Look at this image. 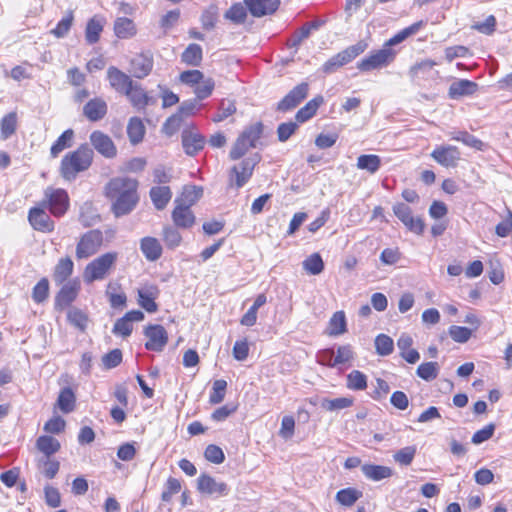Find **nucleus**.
<instances>
[{
    "label": "nucleus",
    "instance_id": "obj_1",
    "mask_svg": "<svg viewBox=\"0 0 512 512\" xmlns=\"http://www.w3.org/2000/svg\"><path fill=\"white\" fill-rule=\"evenodd\" d=\"M138 182L129 177H115L106 187L105 194L112 201V210L116 217L129 214L137 205Z\"/></svg>",
    "mask_w": 512,
    "mask_h": 512
},
{
    "label": "nucleus",
    "instance_id": "obj_2",
    "mask_svg": "<svg viewBox=\"0 0 512 512\" xmlns=\"http://www.w3.org/2000/svg\"><path fill=\"white\" fill-rule=\"evenodd\" d=\"M93 155L94 152L88 144H82L75 151L66 154L60 165L63 178L71 181L78 173L86 171L92 164Z\"/></svg>",
    "mask_w": 512,
    "mask_h": 512
},
{
    "label": "nucleus",
    "instance_id": "obj_3",
    "mask_svg": "<svg viewBox=\"0 0 512 512\" xmlns=\"http://www.w3.org/2000/svg\"><path fill=\"white\" fill-rule=\"evenodd\" d=\"M118 259L117 252H107L88 263L83 271V280L86 284L104 280L115 266Z\"/></svg>",
    "mask_w": 512,
    "mask_h": 512
},
{
    "label": "nucleus",
    "instance_id": "obj_4",
    "mask_svg": "<svg viewBox=\"0 0 512 512\" xmlns=\"http://www.w3.org/2000/svg\"><path fill=\"white\" fill-rule=\"evenodd\" d=\"M262 133L263 124L261 122H256L246 127L233 144L229 152V158L231 160H238L242 158L250 148L256 147V143L260 139Z\"/></svg>",
    "mask_w": 512,
    "mask_h": 512
},
{
    "label": "nucleus",
    "instance_id": "obj_5",
    "mask_svg": "<svg viewBox=\"0 0 512 512\" xmlns=\"http://www.w3.org/2000/svg\"><path fill=\"white\" fill-rule=\"evenodd\" d=\"M260 160V155L254 154L231 167L228 172L229 186L236 189L242 188L252 177L255 166Z\"/></svg>",
    "mask_w": 512,
    "mask_h": 512
},
{
    "label": "nucleus",
    "instance_id": "obj_6",
    "mask_svg": "<svg viewBox=\"0 0 512 512\" xmlns=\"http://www.w3.org/2000/svg\"><path fill=\"white\" fill-rule=\"evenodd\" d=\"M368 47V44L361 40L356 44L347 47L341 52L329 58L322 66V71L325 74H332L342 66L353 61L357 56L362 54Z\"/></svg>",
    "mask_w": 512,
    "mask_h": 512
},
{
    "label": "nucleus",
    "instance_id": "obj_7",
    "mask_svg": "<svg viewBox=\"0 0 512 512\" xmlns=\"http://www.w3.org/2000/svg\"><path fill=\"white\" fill-rule=\"evenodd\" d=\"M103 233L98 229L84 233L77 245L75 255L78 260L87 259L96 254L103 244Z\"/></svg>",
    "mask_w": 512,
    "mask_h": 512
},
{
    "label": "nucleus",
    "instance_id": "obj_8",
    "mask_svg": "<svg viewBox=\"0 0 512 512\" xmlns=\"http://www.w3.org/2000/svg\"><path fill=\"white\" fill-rule=\"evenodd\" d=\"M43 207L49 208L50 212L60 217L64 215L69 207V197L64 189L48 187L44 192Z\"/></svg>",
    "mask_w": 512,
    "mask_h": 512
},
{
    "label": "nucleus",
    "instance_id": "obj_9",
    "mask_svg": "<svg viewBox=\"0 0 512 512\" xmlns=\"http://www.w3.org/2000/svg\"><path fill=\"white\" fill-rule=\"evenodd\" d=\"M395 58V52L392 48L383 46L382 49L371 53L363 58L357 64V68L362 72H368L388 66Z\"/></svg>",
    "mask_w": 512,
    "mask_h": 512
},
{
    "label": "nucleus",
    "instance_id": "obj_10",
    "mask_svg": "<svg viewBox=\"0 0 512 512\" xmlns=\"http://www.w3.org/2000/svg\"><path fill=\"white\" fill-rule=\"evenodd\" d=\"M154 56L150 50L134 55L130 60V72L137 79H144L153 69Z\"/></svg>",
    "mask_w": 512,
    "mask_h": 512
},
{
    "label": "nucleus",
    "instance_id": "obj_11",
    "mask_svg": "<svg viewBox=\"0 0 512 512\" xmlns=\"http://www.w3.org/2000/svg\"><path fill=\"white\" fill-rule=\"evenodd\" d=\"M144 335L148 338L145 348L150 351L161 352L168 342V334L162 325H149L144 330Z\"/></svg>",
    "mask_w": 512,
    "mask_h": 512
},
{
    "label": "nucleus",
    "instance_id": "obj_12",
    "mask_svg": "<svg viewBox=\"0 0 512 512\" xmlns=\"http://www.w3.org/2000/svg\"><path fill=\"white\" fill-rule=\"evenodd\" d=\"M431 157L441 166L453 168L457 166L461 153L456 146L441 145L431 152Z\"/></svg>",
    "mask_w": 512,
    "mask_h": 512
},
{
    "label": "nucleus",
    "instance_id": "obj_13",
    "mask_svg": "<svg viewBox=\"0 0 512 512\" xmlns=\"http://www.w3.org/2000/svg\"><path fill=\"white\" fill-rule=\"evenodd\" d=\"M94 149L103 157L112 159L117 155V148L112 139L102 131H93L89 136Z\"/></svg>",
    "mask_w": 512,
    "mask_h": 512
},
{
    "label": "nucleus",
    "instance_id": "obj_14",
    "mask_svg": "<svg viewBox=\"0 0 512 512\" xmlns=\"http://www.w3.org/2000/svg\"><path fill=\"white\" fill-rule=\"evenodd\" d=\"M309 86L303 82L295 86L277 105V110L287 112L297 107L307 97Z\"/></svg>",
    "mask_w": 512,
    "mask_h": 512
},
{
    "label": "nucleus",
    "instance_id": "obj_15",
    "mask_svg": "<svg viewBox=\"0 0 512 512\" xmlns=\"http://www.w3.org/2000/svg\"><path fill=\"white\" fill-rule=\"evenodd\" d=\"M182 145L189 156H194L203 149L205 138L194 128H186L182 131Z\"/></svg>",
    "mask_w": 512,
    "mask_h": 512
},
{
    "label": "nucleus",
    "instance_id": "obj_16",
    "mask_svg": "<svg viewBox=\"0 0 512 512\" xmlns=\"http://www.w3.org/2000/svg\"><path fill=\"white\" fill-rule=\"evenodd\" d=\"M28 220L31 226L41 232H52L54 230V222L50 216L45 212V207L31 208L28 214Z\"/></svg>",
    "mask_w": 512,
    "mask_h": 512
},
{
    "label": "nucleus",
    "instance_id": "obj_17",
    "mask_svg": "<svg viewBox=\"0 0 512 512\" xmlns=\"http://www.w3.org/2000/svg\"><path fill=\"white\" fill-rule=\"evenodd\" d=\"M124 95L128 98L132 106L138 110L155 103V100L150 97L142 85L136 81L132 83L131 88H128Z\"/></svg>",
    "mask_w": 512,
    "mask_h": 512
},
{
    "label": "nucleus",
    "instance_id": "obj_18",
    "mask_svg": "<svg viewBox=\"0 0 512 512\" xmlns=\"http://www.w3.org/2000/svg\"><path fill=\"white\" fill-rule=\"evenodd\" d=\"M107 79L110 86L118 93L125 94L128 88H131L134 82L132 78L115 66H110L107 70Z\"/></svg>",
    "mask_w": 512,
    "mask_h": 512
},
{
    "label": "nucleus",
    "instance_id": "obj_19",
    "mask_svg": "<svg viewBox=\"0 0 512 512\" xmlns=\"http://www.w3.org/2000/svg\"><path fill=\"white\" fill-rule=\"evenodd\" d=\"M197 488L201 493L224 496L228 493V487L224 482H217L207 474H201L197 479Z\"/></svg>",
    "mask_w": 512,
    "mask_h": 512
},
{
    "label": "nucleus",
    "instance_id": "obj_20",
    "mask_svg": "<svg viewBox=\"0 0 512 512\" xmlns=\"http://www.w3.org/2000/svg\"><path fill=\"white\" fill-rule=\"evenodd\" d=\"M107 111V103L100 97H95L89 100L83 107V115L92 122H97L103 119L106 116Z\"/></svg>",
    "mask_w": 512,
    "mask_h": 512
},
{
    "label": "nucleus",
    "instance_id": "obj_21",
    "mask_svg": "<svg viewBox=\"0 0 512 512\" xmlns=\"http://www.w3.org/2000/svg\"><path fill=\"white\" fill-rule=\"evenodd\" d=\"M159 295V289L156 285H145L138 289V304L149 313L157 311L155 299Z\"/></svg>",
    "mask_w": 512,
    "mask_h": 512
},
{
    "label": "nucleus",
    "instance_id": "obj_22",
    "mask_svg": "<svg viewBox=\"0 0 512 512\" xmlns=\"http://www.w3.org/2000/svg\"><path fill=\"white\" fill-rule=\"evenodd\" d=\"M244 3L254 17L272 14L279 5L278 0H244Z\"/></svg>",
    "mask_w": 512,
    "mask_h": 512
},
{
    "label": "nucleus",
    "instance_id": "obj_23",
    "mask_svg": "<svg viewBox=\"0 0 512 512\" xmlns=\"http://www.w3.org/2000/svg\"><path fill=\"white\" fill-rule=\"evenodd\" d=\"M79 288L80 286L77 281H70L64 284L56 296V307L60 309L68 307L77 297Z\"/></svg>",
    "mask_w": 512,
    "mask_h": 512
},
{
    "label": "nucleus",
    "instance_id": "obj_24",
    "mask_svg": "<svg viewBox=\"0 0 512 512\" xmlns=\"http://www.w3.org/2000/svg\"><path fill=\"white\" fill-rule=\"evenodd\" d=\"M172 219L179 228H190L195 222V216L188 205L178 203L173 212Z\"/></svg>",
    "mask_w": 512,
    "mask_h": 512
},
{
    "label": "nucleus",
    "instance_id": "obj_25",
    "mask_svg": "<svg viewBox=\"0 0 512 512\" xmlns=\"http://www.w3.org/2000/svg\"><path fill=\"white\" fill-rule=\"evenodd\" d=\"M477 83L467 80V79H460L457 81H454L448 91V95L451 99H458L463 96H469L472 95L477 90Z\"/></svg>",
    "mask_w": 512,
    "mask_h": 512
},
{
    "label": "nucleus",
    "instance_id": "obj_26",
    "mask_svg": "<svg viewBox=\"0 0 512 512\" xmlns=\"http://www.w3.org/2000/svg\"><path fill=\"white\" fill-rule=\"evenodd\" d=\"M140 249L147 260L156 261L162 255V246L154 237H144L140 241Z\"/></svg>",
    "mask_w": 512,
    "mask_h": 512
},
{
    "label": "nucleus",
    "instance_id": "obj_27",
    "mask_svg": "<svg viewBox=\"0 0 512 512\" xmlns=\"http://www.w3.org/2000/svg\"><path fill=\"white\" fill-rule=\"evenodd\" d=\"M361 471L366 478L372 481H381L393 475V470L383 465L364 464L361 466Z\"/></svg>",
    "mask_w": 512,
    "mask_h": 512
},
{
    "label": "nucleus",
    "instance_id": "obj_28",
    "mask_svg": "<svg viewBox=\"0 0 512 512\" xmlns=\"http://www.w3.org/2000/svg\"><path fill=\"white\" fill-rule=\"evenodd\" d=\"M114 33L120 39H129L136 35L137 28L133 20L117 17L114 22Z\"/></svg>",
    "mask_w": 512,
    "mask_h": 512
},
{
    "label": "nucleus",
    "instance_id": "obj_29",
    "mask_svg": "<svg viewBox=\"0 0 512 512\" xmlns=\"http://www.w3.org/2000/svg\"><path fill=\"white\" fill-rule=\"evenodd\" d=\"M149 194L155 208L158 210H163L172 197V192L168 186H154Z\"/></svg>",
    "mask_w": 512,
    "mask_h": 512
},
{
    "label": "nucleus",
    "instance_id": "obj_30",
    "mask_svg": "<svg viewBox=\"0 0 512 512\" xmlns=\"http://www.w3.org/2000/svg\"><path fill=\"white\" fill-rule=\"evenodd\" d=\"M382 160L380 156L375 154H362L357 158L356 166L359 170L367 171L375 174L381 167Z\"/></svg>",
    "mask_w": 512,
    "mask_h": 512
},
{
    "label": "nucleus",
    "instance_id": "obj_31",
    "mask_svg": "<svg viewBox=\"0 0 512 512\" xmlns=\"http://www.w3.org/2000/svg\"><path fill=\"white\" fill-rule=\"evenodd\" d=\"M74 264L70 257L61 258L55 266L53 278L55 282L62 284L73 273Z\"/></svg>",
    "mask_w": 512,
    "mask_h": 512
},
{
    "label": "nucleus",
    "instance_id": "obj_32",
    "mask_svg": "<svg viewBox=\"0 0 512 512\" xmlns=\"http://www.w3.org/2000/svg\"><path fill=\"white\" fill-rule=\"evenodd\" d=\"M323 103V97L317 96L306 103L295 115V119L299 123H303L312 118L319 106Z\"/></svg>",
    "mask_w": 512,
    "mask_h": 512
},
{
    "label": "nucleus",
    "instance_id": "obj_33",
    "mask_svg": "<svg viewBox=\"0 0 512 512\" xmlns=\"http://www.w3.org/2000/svg\"><path fill=\"white\" fill-rule=\"evenodd\" d=\"M202 58V48L196 43L189 44L181 55L182 62L191 66H199Z\"/></svg>",
    "mask_w": 512,
    "mask_h": 512
},
{
    "label": "nucleus",
    "instance_id": "obj_34",
    "mask_svg": "<svg viewBox=\"0 0 512 512\" xmlns=\"http://www.w3.org/2000/svg\"><path fill=\"white\" fill-rule=\"evenodd\" d=\"M127 134L133 145L140 143L145 134V127L141 119L132 117L127 126Z\"/></svg>",
    "mask_w": 512,
    "mask_h": 512
},
{
    "label": "nucleus",
    "instance_id": "obj_35",
    "mask_svg": "<svg viewBox=\"0 0 512 512\" xmlns=\"http://www.w3.org/2000/svg\"><path fill=\"white\" fill-rule=\"evenodd\" d=\"M76 397L70 387L61 389L58 399L57 406L63 413H70L75 408Z\"/></svg>",
    "mask_w": 512,
    "mask_h": 512
},
{
    "label": "nucleus",
    "instance_id": "obj_36",
    "mask_svg": "<svg viewBox=\"0 0 512 512\" xmlns=\"http://www.w3.org/2000/svg\"><path fill=\"white\" fill-rule=\"evenodd\" d=\"M353 405L352 397H339L334 399L322 398L320 406L326 411H339Z\"/></svg>",
    "mask_w": 512,
    "mask_h": 512
},
{
    "label": "nucleus",
    "instance_id": "obj_37",
    "mask_svg": "<svg viewBox=\"0 0 512 512\" xmlns=\"http://www.w3.org/2000/svg\"><path fill=\"white\" fill-rule=\"evenodd\" d=\"M74 138L72 129L65 130L51 146L50 154L56 158L64 149L71 147Z\"/></svg>",
    "mask_w": 512,
    "mask_h": 512
},
{
    "label": "nucleus",
    "instance_id": "obj_38",
    "mask_svg": "<svg viewBox=\"0 0 512 512\" xmlns=\"http://www.w3.org/2000/svg\"><path fill=\"white\" fill-rule=\"evenodd\" d=\"M36 446L45 457H50L60 449V442L51 436H40L36 441Z\"/></svg>",
    "mask_w": 512,
    "mask_h": 512
},
{
    "label": "nucleus",
    "instance_id": "obj_39",
    "mask_svg": "<svg viewBox=\"0 0 512 512\" xmlns=\"http://www.w3.org/2000/svg\"><path fill=\"white\" fill-rule=\"evenodd\" d=\"M328 329V334L331 336H338L346 332V317L343 311H337L333 314Z\"/></svg>",
    "mask_w": 512,
    "mask_h": 512
},
{
    "label": "nucleus",
    "instance_id": "obj_40",
    "mask_svg": "<svg viewBox=\"0 0 512 512\" xmlns=\"http://www.w3.org/2000/svg\"><path fill=\"white\" fill-rule=\"evenodd\" d=\"M16 127H17L16 113L10 112V113L6 114L0 122L1 139L2 140L8 139L12 134L15 133Z\"/></svg>",
    "mask_w": 512,
    "mask_h": 512
},
{
    "label": "nucleus",
    "instance_id": "obj_41",
    "mask_svg": "<svg viewBox=\"0 0 512 512\" xmlns=\"http://www.w3.org/2000/svg\"><path fill=\"white\" fill-rule=\"evenodd\" d=\"M362 497V492L355 488H345L337 492L336 500L343 506L350 507Z\"/></svg>",
    "mask_w": 512,
    "mask_h": 512
},
{
    "label": "nucleus",
    "instance_id": "obj_42",
    "mask_svg": "<svg viewBox=\"0 0 512 512\" xmlns=\"http://www.w3.org/2000/svg\"><path fill=\"white\" fill-rule=\"evenodd\" d=\"M450 136L452 140L460 141L468 147L482 150L483 142L467 131L452 132Z\"/></svg>",
    "mask_w": 512,
    "mask_h": 512
},
{
    "label": "nucleus",
    "instance_id": "obj_43",
    "mask_svg": "<svg viewBox=\"0 0 512 512\" xmlns=\"http://www.w3.org/2000/svg\"><path fill=\"white\" fill-rule=\"evenodd\" d=\"M303 268L311 275H318L324 269V263L319 253H313L303 261Z\"/></svg>",
    "mask_w": 512,
    "mask_h": 512
},
{
    "label": "nucleus",
    "instance_id": "obj_44",
    "mask_svg": "<svg viewBox=\"0 0 512 512\" xmlns=\"http://www.w3.org/2000/svg\"><path fill=\"white\" fill-rule=\"evenodd\" d=\"M68 321L80 331H85L88 324V316L80 309L72 307L67 313Z\"/></svg>",
    "mask_w": 512,
    "mask_h": 512
},
{
    "label": "nucleus",
    "instance_id": "obj_45",
    "mask_svg": "<svg viewBox=\"0 0 512 512\" xmlns=\"http://www.w3.org/2000/svg\"><path fill=\"white\" fill-rule=\"evenodd\" d=\"M439 365L437 362H425L418 366L416 374L425 381H432L437 378Z\"/></svg>",
    "mask_w": 512,
    "mask_h": 512
},
{
    "label": "nucleus",
    "instance_id": "obj_46",
    "mask_svg": "<svg viewBox=\"0 0 512 512\" xmlns=\"http://www.w3.org/2000/svg\"><path fill=\"white\" fill-rule=\"evenodd\" d=\"M203 194V190L200 187L197 186H188L185 187L182 192L181 199H177L176 203H181L183 205H188L190 208L191 205H193L196 201H198Z\"/></svg>",
    "mask_w": 512,
    "mask_h": 512
},
{
    "label": "nucleus",
    "instance_id": "obj_47",
    "mask_svg": "<svg viewBox=\"0 0 512 512\" xmlns=\"http://www.w3.org/2000/svg\"><path fill=\"white\" fill-rule=\"evenodd\" d=\"M247 9L246 5L235 3L225 12L224 16L235 24H241L247 17Z\"/></svg>",
    "mask_w": 512,
    "mask_h": 512
},
{
    "label": "nucleus",
    "instance_id": "obj_48",
    "mask_svg": "<svg viewBox=\"0 0 512 512\" xmlns=\"http://www.w3.org/2000/svg\"><path fill=\"white\" fill-rule=\"evenodd\" d=\"M375 349L380 356L390 355L394 350L393 339L386 334H379L375 338Z\"/></svg>",
    "mask_w": 512,
    "mask_h": 512
},
{
    "label": "nucleus",
    "instance_id": "obj_49",
    "mask_svg": "<svg viewBox=\"0 0 512 512\" xmlns=\"http://www.w3.org/2000/svg\"><path fill=\"white\" fill-rule=\"evenodd\" d=\"M347 387L351 390H364L367 387V377L358 370H353L347 375Z\"/></svg>",
    "mask_w": 512,
    "mask_h": 512
},
{
    "label": "nucleus",
    "instance_id": "obj_50",
    "mask_svg": "<svg viewBox=\"0 0 512 512\" xmlns=\"http://www.w3.org/2000/svg\"><path fill=\"white\" fill-rule=\"evenodd\" d=\"M416 452H417L416 446H414V445L406 446V447L398 450L393 455V459L395 460V462H397L398 464H400L402 466H409L412 463V461L416 455Z\"/></svg>",
    "mask_w": 512,
    "mask_h": 512
},
{
    "label": "nucleus",
    "instance_id": "obj_51",
    "mask_svg": "<svg viewBox=\"0 0 512 512\" xmlns=\"http://www.w3.org/2000/svg\"><path fill=\"white\" fill-rule=\"evenodd\" d=\"M227 389V382L218 379L213 382L212 391L209 396V402L213 405L219 404L224 400Z\"/></svg>",
    "mask_w": 512,
    "mask_h": 512
},
{
    "label": "nucleus",
    "instance_id": "obj_52",
    "mask_svg": "<svg viewBox=\"0 0 512 512\" xmlns=\"http://www.w3.org/2000/svg\"><path fill=\"white\" fill-rule=\"evenodd\" d=\"M103 30V25L99 20L92 18L88 21L85 31V37L89 44L98 42L100 33Z\"/></svg>",
    "mask_w": 512,
    "mask_h": 512
},
{
    "label": "nucleus",
    "instance_id": "obj_53",
    "mask_svg": "<svg viewBox=\"0 0 512 512\" xmlns=\"http://www.w3.org/2000/svg\"><path fill=\"white\" fill-rule=\"evenodd\" d=\"M59 468L60 463L57 460H51L50 457H45L39 460V469L48 479H53L58 473Z\"/></svg>",
    "mask_w": 512,
    "mask_h": 512
},
{
    "label": "nucleus",
    "instance_id": "obj_54",
    "mask_svg": "<svg viewBox=\"0 0 512 512\" xmlns=\"http://www.w3.org/2000/svg\"><path fill=\"white\" fill-rule=\"evenodd\" d=\"M163 240L170 249L178 247L182 241V237L176 228L165 226L163 228Z\"/></svg>",
    "mask_w": 512,
    "mask_h": 512
},
{
    "label": "nucleus",
    "instance_id": "obj_55",
    "mask_svg": "<svg viewBox=\"0 0 512 512\" xmlns=\"http://www.w3.org/2000/svg\"><path fill=\"white\" fill-rule=\"evenodd\" d=\"M215 87V82L212 78L202 79L195 88V94L198 100H203L209 97Z\"/></svg>",
    "mask_w": 512,
    "mask_h": 512
},
{
    "label": "nucleus",
    "instance_id": "obj_56",
    "mask_svg": "<svg viewBox=\"0 0 512 512\" xmlns=\"http://www.w3.org/2000/svg\"><path fill=\"white\" fill-rule=\"evenodd\" d=\"M236 112V105L231 100H223L220 104L218 113L213 117V122L218 123Z\"/></svg>",
    "mask_w": 512,
    "mask_h": 512
},
{
    "label": "nucleus",
    "instance_id": "obj_57",
    "mask_svg": "<svg viewBox=\"0 0 512 512\" xmlns=\"http://www.w3.org/2000/svg\"><path fill=\"white\" fill-rule=\"evenodd\" d=\"M449 335L455 342L466 343L472 335V330L467 327L452 325L449 328Z\"/></svg>",
    "mask_w": 512,
    "mask_h": 512
},
{
    "label": "nucleus",
    "instance_id": "obj_58",
    "mask_svg": "<svg viewBox=\"0 0 512 512\" xmlns=\"http://www.w3.org/2000/svg\"><path fill=\"white\" fill-rule=\"evenodd\" d=\"M204 456L206 460L214 464H221L225 460V455L223 450L214 444H210L206 447Z\"/></svg>",
    "mask_w": 512,
    "mask_h": 512
},
{
    "label": "nucleus",
    "instance_id": "obj_59",
    "mask_svg": "<svg viewBox=\"0 0 512 512\" xmlns=\"http://www.w3.org/2000/svg\"><path fill=\"white\" fill-rule=\"evenodd\" d=\"M73 13L70 11L64 18H62L57 26L51 31L57 38L64 37L70 30L73 22Z\"/></svg>",
    "mask_w": 512,
    "mask_h": 512
},
{
    "label": "nucleus",
    "instance_id": "obj_60",
    "mask_svg": "<svg viewBox=\"0 0 512 512\" xmlns=\"http://www.w3.org/2000/svg\"><path fill=\"white\" fill-rule=\"evenodd\" d=\"M49 282L42 278L33 288L32 298L35 302L41 303L48 297Z\"/></svg>",
    "mask_w": 512,
    "mask_h": 512
},
{
    "label": "nucleus",
    "instance_id": "obj_61",
    "mask_svg": "<svg viewBox=\"0 0 512 512\" xmlns=\"http://www.w3.org/2000/svg\"><path fill=\"white\" fill-rule=\"evenodd\" d=\"M496 18L493 15H489L484 22H478L471 26L472 29L485 35H492L496 28Z\"/></svg>",
    "mask_w": 512,
    "mask_h": 512
},
{
    "label": "nucleus",
    "instance_id": "obj_62",
    "mask_svg": "<svg viewBox=\"0 0 512 512\" xmlns=\"http://www.w3.org/2000/svg\"><path fill=\"white\" fill-rule=\"evenodd\" d=\"M298 128V124L296 122H284L281 123L277 128V136L280 142L287 141Z\"/></svg>",
    "mask_w": 512,
    "mask_h": 512
},
{
    "label": "nucleus",
    "instance_id": "obj_63",
    "mask_svg": "<svg viewBox=\"0 0 512 512\" xmlns=\"http://www.w3.org/2000/svg\"><path fill=\"white\" fill-rule=\"evenodd\" d=\"M122 362V352L120 349H113L102 357L103 366L106 369L117 367Z\"/></svg>",
    "mask_w": 512,
    "mask_h": 512
},
{
    "label": "nucleus",
    "instance_id": "obj_64",
    "mask_svg": "<svg viewBox=\"0 0 512 512\" xmlns=\"http://www.w3.org/2000/svg\"><path fill=\"white\" fill-rule=\"evenodd\" d=\"M354 358V352L351 345H341L337 348V354L335 355L334 364L336 366L345 364Z\"/></svg>",
    "mask_w": 512,
    "mask_h": 512
}]
</instances>
